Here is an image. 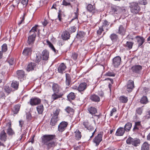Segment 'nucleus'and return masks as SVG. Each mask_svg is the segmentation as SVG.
<instances>
[{
  "mask_svg": "<svg viewBox=\"0 0 150 150\" xmlns=\"http://www.w3.org/2000/svg\"><path fill=\"white\" fill-rule=\"evenodd\" d=\"M54 137L51 135H45L42 137V142L48 149L53 148L55 146V143L52 140Z\"/></svg>",
  "mask_w": 150,
  "mask_h": 150,
  "instance_id": "f257e3e1",
  "label": "nucleus"
},
{
  "mask_svg": "<svg viewBox=\"0 0 150 150\" xmlns=\"http://www.w3.org/2000/svg\"><path fill=\"white\" fill-rule=\"evenodd\" d=\"M126 143L128 144H132L134 146H137L140 144V140L138 139L129 137L126 140Z\"/></svg>",
  "mask_w": 150,
  "mask_h": 150,
  "instance_id": "f03ea898",
  "label": "nucleus"
},
{
  "mask_svg": "<svg viewBox=\"0 0 150 150\" xmlns=\"http://www.w3.org/2000/svg\"><path fill=\"white\" fill-rule=\"evenodd\" d=\"M131 11L132 13L135 14L138 13L140 10V8L136 3H133L130 6Z\"/></svg>",
  "mask_w": 150,
  "mask_h": 150,
  "instance_id": "7ed1b4c3",
  "label": "nucleus"
},
{
  "mask_svg": "<svg viewBox=\"0 0 150 150\" xmlns=\"http://www.w3.org/2000/svg\"><path fill=\"white\" fill-rule=\"evenodd\" d=\"M103 133L100 132L93 139V142L96 144V146H98L102 140Z\"/></svg>",
  "mask_w": 150,
  "mask_h": 150,
  "instance_id": "20e7f679",
  "label": "nucleus"
},
{
  "mask_svg": "<svg viewBox=\"0 0 150 150\" xmlns=\"http://www.w3.org/2000/svg\"><path fill=\"white\" fill-rule=\"evenodd\" d=\"M121 58L119 56H116L112 59V65L115 67H117L120 65Z\"/></svg>",
  "mask_w": 150,
  "mask_h": 150,
  "instance_id": "39448f33",
  "label": "nucleus"
},
{
  "mask_svg": "<svg viewBox=\"0 0 150 150\" xmlns=\"http://www.w3.org/2000/svg\"><path fill=\"white\" fill-rule=\"evenodd\" d=\"M68 123L65 121H62L61 122L58 126V130L59 132H62L66 129Z\"/></svg>",
  "mask_w": 150,
  "mask_h": 150,
  "instance_id": "423d86ee",
  "label": "nucleus"
},
{
  "mask_svg": "<svg viewBox=\"0 0 150 150\" xmlns=\"http://www.w3.org/2000/svg\"><path fill=\"white\" fill-rule=\"evenodd\" d=\"M87 9L88 11L93 13H95L97 11L94 4L93 5L91 4H88L87 7Z\"/></svg>",
  "mask_w": 150,
  "mask_h": 150,
  "instance_id": "0eeeda50",
  "label": "nucleus"
},
{
  "mask_svg": "<svg viewBox=\"0 0 150 150\" xmlns=\"http://www.w3.org/2000/svg\"><path fill=\"white\" fill-rule=\"evenodd\" d=\"M41 102L40 100L38 98H31L30 101V104L31 105H38Z\"/></svg>",
  "mask_w": 150,
  "mask_h": 150,
  "instance_id": "6e6552de",
  "label": "nucleus"
},
{
  "mask_svg": "<svg viewBox=\"0 0 150 150\" xmlns=\"http://www.w3.org/2000/svg\"><path fill=\"white\" fill-rule=\"evenodd\" d=\"M6 127L7 128V134L10 135H12L14 133L11 128V122H8L6 125Z\"/></svg>",
  "mask_w": 150,
  "mask_h": 150,
  "instance_id": "1a4fd4ad",
  "label": "nucleus"
},
{
  "mask_svg": "<svg viewBox=\"0 0 150 150\" xmlns=\"http://www.w3.org/2000/svg\"><path fill=\"white\" fill-rule=\"evenodd\" d=\"M134 87V81L132 80L129 81L127 84V91H131Z\"/></svg>",
  "mask_w": 150,
  "mask_h": 150,
  "instance_id": "9d476101",
  "label": "nucleus"
},
{
  "mask_svg": "<svg viewBox=\"0 0 150 150\" xmlns=\"http://www.w3.org/2000/svg\"><path fill=\"white\" fill-rule=\"evenodd\" d=\"M83 125L86 128L90 131H93L94 130V128L92 126L90 125L87 121H84L83 123Z\"/></svg>",
  "mask_w": 150,
  "mask_h": 150,
  "instance_id": "9b49d317",
  "label": "nucleus"
},
{
  "mask_svg": "<svg viewBox=\"0 0 150 150\" xmlns=\"http://www.w3.org/2000/svg\"><path fill=\"white\" fill-rule=\"evenodd\" d=\"M142 69V67L139 65H136L132 67V71L135 73H138Z\"/></svg>",
  "mask_w": 150,
  "mask_h": 150,
  "instance_id": "f8f14e48",
  "label": "nucleus"
},
{
  "mask_svg": "<svg viewBox=\"0 0 150 150\" xmlns=\"http://www.w3.org/2000/svg\"><path fill=\"white\" fill-rule=\"evenodd\" d=\"M62 95L63 94L61 93H57L54 92L51 96V98L54 100L61 98Z\"/></svg>",
  "mask_w": 150,
  "mask_h": 150,
  "instance_id": "ddd939ff",
  "label": "nucleus"
},
{
  "mask_svg": "<svg viewBox=\"0 0 150 150\" xmlns=\"http://www.w3.org/2000/svg\"><path fill=\"white\" fill-rule=\"evenodd\" d=\"M36 36V34L34 33L28 37V43L29 44L33 43L34 42Z\"/></svg>",
  "mask_w": 150,
  "mask_h": 150,
  "instance_id": "4468645a",
  "label": "nucleus"
},
{
  "mask_svg": "<svg viewBox=\"0 0 150 150\" xmlns=\"http://www.w3.org/2000/svg\"><path fill=\"white\" fill-rule=\"evenodd\" d=\"M125 130L123 127H120L116 131V135L118 136L123 135L125 132Z\"/></svg>",
  "mask_w": 150,
  "mask_h": 150,
  "instance_id": "2eb2a0df",
  "label": "nucleus"
},
{
  "mask_svg": "<svg viewBox=\"0 0 150 150\" xmlns=\"http://www.w3.org/2000/svg\"><path fill=\"white\" fill-rule=\"evenodd\" d=\"M17 76L18 79L21 80V79H23L24 76V72L22 70H18L16 72Z\"/></svg>",
  "mask_w": 150,
  "mask_h": 150,
  "instance_id": "dca6fc26",
  "label": "nucleus"
},
{
  "mask_svg": "<svg viewBox=\"0 0 150 150\" xmlns=\"http://www.w3.org/2000/svg\"><path fill=\"white\" fill-rule=\"evenodd\" d=\"M87 84L86 83H82L79 85L78 87V90L79 91L84 90L86 88Z\"/></svg>",
  "mask_w": 150,
  "mask_h": 150,
  "instance_id": "f3484780",
  "label": "nucleus"
},
{
  "mask_svg": "<svg viewBox=\"0 0 150 150\" xmlns=\"http://www.w3.org/2000/svg\"><path fill=\"white\" fill-rule=\"evenodd\" d=\"M49 53L46 50H44L42 52V59L43 60H47L49 58Z\"/></svg>",
  "mask_w": 150,
  "mask_h": 150,
  "instance_id": "a211bd4d",
  "label": "nucleus"
},
{
  "mask_svg": "<svg viewBox=\"0 0 150 150\" xmlns=\"http://www.w3.org/2000/svg\"><path fill=\"white\" fill-rule=\"evenodd\" d=\"M7 139V136L6 133L4 130L2 131L0 135V139L2 141L5 142Z\"/></svg>",
  "mask_w": 150,
  "mask_h": 150,
  "instance_id": "6ab92c4d",
  "label": "nucleus"
},
{
  "mask_svg": "<svg viewBox=\"0 0 150 150\" xmlns=\"http://www.w3.org/2000/svg\"><path fill=\"white\" fill-rule=\"evenodd\" d=\"M66 68V67L64 63H61L58 68V72L60 73H62Z\"/></svg>",
  "mask_w": 150,
  "mask_h": 150,
  "instance_id": "aec40b11",
  "label": "nucleus"
},
{
  "mask_svg": "<svg viewBox=\"0 0 150 150\" xmlns=\"http://www.w3.org/2000/svg\"><path fill=\"white\" fill-rule=\"evenodd\" d=\"M125 31L126 29L125 28L123 27L122 25H121L119 27L117 33L121 35H123L125 34Z\"/></svg>",
  "mask_w": 150,
  "mask_h": 150,
  "instance_id": "412c9836",
  "label": "nucleus"
},
{
  "mask_svg": "<svg viewBox=\"0 0 150 150\" xmlns=\"http://www.w3.org/2000/svg\"><path fill=\"white\" fill-rule=\"evenodd\" d=\"M32 50L30 48L26 47L25 48L23 51V54L25 56L31 54Z\"/></svg>",
  "mask_w": 150,
  "mask_h": 150,
  "instance_id": "4be33fe9",
  "label": "nucleus"
},
{
  "mask_svg": "<svg viewBox=\"0 0 150 150\" xmlns=\"http://www.w3.org/2000/svg\"><path fill=\"white\" fill-rule=\"evenodd\" d=\"M36 65L35 63H30L27 66V70L28 71H30L34 70L35 68Z\"/></svg>",
  "mask_w": 150,
  "mask_h": 150,
  "instance_id": "5701e85b",
  "label": "nucleus"
},
{
  "mask_svg": "<svg viewBox=\"0 0 150 150\" xmlns=\"http://www.w3.org/2000/svg\"><path fill=\"white\" fill-rule=\"evenodd\" d=\"M136 38L137 39V42L138 43V46L140 47L142 45L144 41V39L143 37L137 36Z\"/></svg>",
  "mask_w": 150,
  "mask_h": 150,
  "instance_id": "b1692460",
  "label": "nucleus"
},
{
  "mask_svg": "<svg viewBox=\"0 0 150 150\" xmlns=\"http://www.w3.org/2000/svg\"><path fill=\"white\" fill-rule=\"evenodd\" d=\"M62 39L65 40H67L69 39L70 37V35L67 31L64 32L62 35Z\"/></svg>",
  "mask_w": 150,
  "mask_h": 150,
  "instance_id": "393cba45",
  "label": "nucleus"
},
{
  "mask_svg": "<svg viewBox=\"0 0 150 150\" xmlns=\"http://www.w3.org/2000/svg\"><path fill=\"white\" fill-rule=\"evenodd\" d=\"M52 88L54 92L58 93L59 91V87L57 83L53 84Z\"/></svg>",
  "mask_w": 150,
  "mask_h": 150,
  "instance_id": "a878e982",
  "label": "nucleus"
},
{
  "mask_svg": "<svg viewBox=\"0 0 150 150\" xmlns=\"http://www.w3.org/2000/svg\"><path fill=\"white\" fill-rule=\"evenodd\" d=\"M90 99L93 101L98 102L100 100V98L98 96L96 95H93L91 96L90 97Z\"/></svg>",
  "mask_w": 150,
  "mask_h": 150,
  "instance_id": "bb28decb",
  "label": "nucleus"
},
{
  "mask_svg": "<svg viewBox=\"0 0 150 150\" xmlns=\"http://www.w3.org/2000/svg\"><path fill=\"white\" fill-rule=\"evenodd\" d=\"M112 10L114 12H117L116 13H117L120 12L122 10L119 6H113L112 7Z\"/></svg>",
  "mask_w": 150,
  "mask_h": 150,
  "instance_id": "cd10ccee",
  "label": "nucleus"
},
{
  "mask_svg": "<svg viewBox=\"0 0 150 150\" xmlns=\"http://www.w3.org/2000/svg\"><path fill=\"white\" fill-rule=\"evenodd\" d=\"M132 124L130 122H128L126 123L124 126V129L126 132L129 131L132 127Z\"/></svg>",
  "mask_w": 150,
  "mask_h": 150,
  "instance_id": "c85d7f7f",
  "label": "nucleus"
},
{
  "mask_svg": "<svg viewBox=\"0 0 150 150\" xmlns=\"http://www.w3.org/2000/svg\"><path fill=\"white\" fill-rule=\"evenodd\" d=\"M134 43L131 42L127 41L125 45V47L127 49L129 50L132 48Z\"/></svg>",
  "mask_w": 150,
  "mask_h": 150,
  "instance_id": "c756f323",
  "label": "nucleus"
},
{
  "mask_svg": "<svg viewBox=\"0 0 150 150\" xmlns=\"http://www.w3.org/2000/svg\"><path fill=\"white\" fill-rule=\"evenodd\" d=\"M140 122H135V125L133 128V131L135 129H139L141 128V125Z\"/></svg>",
  "mask_w": 150,
  "mask_h": 150,
  "instance_id": "7c9ffc66",
  "label": "nucleus"
},
{
  "mask_svg": "<svg viewBox=\"0 0 150 150\" xmlns=\"http://www.w3.org/2000/svg\"><path fill=\"white\" fill-rule=\"evenodd\" d=\"M111 40L112 41L115 42L117 40L118 38V36L115 34L112 33L110 36Z\"/></svg>",
  "mask_w": 150,
  "mask_h": 150,
  "instance_id": "2f4dec72",
  "label": "nucleus"
},
{
  "mask_svg": "<svg viewBox=\"0 0 150 150\" xmlns=\"http://www.w3.org/2000/svg\"><path fill=\"white\" fill-rule=\"evenodd\" d=\"M120 102L122 103H126L128 101L127 97L124 96H122L119 98Z\"/></svg>",
  "mask_w": 150,
  "mask_h": 150,
  "instance_id": "473e14b6",
  "label": "nucleus"
},
{
  "mask_svg": "<svg viewBox=\"0 0 150 150\" xmlns=\"http://www.w3.org/2000/svg\"><path fill=\"white\" fill-rule=\"evenodd\" d=\"M58 118L57 117H53L52 116L50 122V124L52 126H54L56 124L58 121Z\"/></svg>",
  "mask_w": 150,
  "mask_h": 150,
  "instance_id": "72a5a7b5",
  "label": "nucleus"
},
{
  "mask_svg": "<svg viewBox=\"0 0 150 150\" xmlns=\"http://www.w3.org/2000/svg\"><path fill=\"white\" fill-rule=\"evenodd\" d=\"M43 106L42 105L38 106L37 107V110L39 114H41L43 110Z\"/></svg>",
  "mask_w": 150,
  "mask_h": 150,
  "instance_id": "f704fd0d",
  "label": "nucleus"
},
{
  "mask_svg": "<svg viewBox=\"0 0 150 150\" xmlns=\"http://www.w3.org/2000/svg\"><path fill=\"white\" fill-rule=\"evenodd\" d=\"M149 149V145L147 142H145L142 145L141 150H148Z\"/></svg>",
  "mask_w": 150,
  "mask_h": 150,
  "instance_id": "c9c22d12",
  "label": "nucleus"
},
{
  "mask_svg": "<svg viewBox=\"0 0 150 150\" xmlns=\"http://www.w3.org/2000/svg\"><path fill=\"white\" fill-rule=\"evenodd\" d=\"M88 110L89 113L92 115L95 114L97 112L96 109L93 107H91L88 109Z\"/></svg>",
  "mask_w": 150,
  "mask_h": 150,
  "instance_id": "e433bc0d",
  "label": "nucleus"
},
{
  "mask_svg": "<svg viewBox=\"0 0 150 150\" xmlns=\"http://www.w3.org/2000/svg\"><path fill=\"white\" fill-rule=\"evenodd\" d=\"M75 98V96L74 93L71 92L67 96V98L69 101L74 100Z\"/></svg>",
  "mask_w": 150,
  "mask_h": 150,
  "instance_id": "4c0bfd02",
  "label": "nucleus"
},
{
  "mask_svg": "<svg viewBox=\"0 0 150 150\" xmlns=\"http://www.w3.org/2000/svg\"><path fill=\"white\" fill-rule=\"evenodd\" d=\"M19 83L16 81H13L11 84L12 87L15 89H17L18 88Z\"/></svg>",
  "mask_w": 150,
  "mask_h": 150,
  "instance_id": "58836bf2",
  "label": "nucleus"
},
{
  "mask_svg": "<svg viewBox=\"0 0 150 150\" xmlns=\"http://www.w3.org/2000/svg\"><path fill=\"white\" fill-rule=\"evenodd\" d=\"M35 62H39L40 61L42 57L41 54L39 52L36 54Z\"/></svg>",
  "mask_w": 150,
  "mask_h": 150,
  "instance_id": "ea45409f",
  "label": "nucleus"
},
{
  "mask_svg": "<svg viewBox=\"0 0 150 150\" xmlns=\"http://www.w3.org/2000/svg\"><path fill=\"white\" fill-rule=\"evenodd\" d=\"M75 136L78 140L80 139L81 137V132L78 130H76L75 132Z\"/></svg>",
  "mask_w": 150,
  "mask_h": 150,
  "instance_id": "a19ab883",
  "label": "nucleus"
},
{
  "mask_svg": "<svg viewBox=\"0 0 150 150\" xmlns=\"http://www.w3.org/2000/svg\"><path fill=\"white\" fill-rule=\"evenodd\" d=\"M20 106L19 105H16L14 107L13 111L14 114H16L19 111L20 109Z\"/></svg>",
  "mask_w": 150,
  "mask_h": 150,
  "instance_id": "79ce46f5",
  "label": "nucleus"
},
{
  "mask_svg": "<svg viewBox=\"0 0 150 150\" xmlns=\"http://www.w3.org/2000/svg\"><path fill=\"white\" fill-rule=\"evenodd\" d=\"M105 80H107L109 83L108 87L110 89V91H111L112 87L111 84L113 83V80L112 79L110 78H107L105 79Z\"/></svg>",
  "mask_w": 150,
  "mask_h": 150,
  "instance_id": "37998d69",
  "label": "nucleus"
},
{
  "mask_svg": "<svg viewBox=\"0 0 150 150\" xmlns=\"http://www.w3.org/2000/svg\"><path fill=\"white\" fill-rule=\"evenodd\" d=\"M109 23L108 22L106 21H105L102 27L105 30H108V26L109 25Z\"/></svg>",
  "mask_w": 150,
  "mask_h": 150,
  "instance_id": "c03bdc74",
  "label": "nucleus"
},
{
  "mask_svg": "<svg viewBox=\"0 0 150 150\" xmlns=\"http://www.w3.org/2000/svg\"><path fill=\"white\" fill-rule=\"evenodd\" d=\"M60 111V110L59 109H57L55 110H54L52 116L58 118V115Z\"/></svg>",
  "mask_w": 150,
  "mask_h": 150,
  "instance_id": "a18cd8bd",
  "label": "nucleus"
},
{
  "mask_svg": "<svg viewBox=\"0 0 150 150\" xmlns=\"http://www.w3.org/2000/svg\"><path fill=\"white\" fill-rule=\"evenodd\" d=\"M140 102L141 103L146 104L148 102L147 98L146 96H143L141 98Z\"/></svg>",
  "mask_w": 150,
  "mask_h": 150,
  "instance_id": "49530a36",
  "label": "nucleus"
},
{
  "mask_svg": "<svg viewBox=\"0 0 150 150\" xmlns=\"http://www.w3.org/2000/svg\"><path fill=\"white\" fill-rule=\"evenodd\" d=\"M85 34L83 32H80L77 34V37L78 38H81L85 35Z\"/></svg>",
  "mask_w": 150,
  "mask_h": 150,
  "instance_id": "de8ad7c7",
  "label": "nucleus"
},
{
  "mask_svg": "<svg viewBox=\"0 0 150 150\" xmlns=\"http://www.w3.org/2000/svg\"><path fill=\"white\" fill-rule=\"evenodd\" d=\"M47 43L49 47L55 53H56V51L52 44L49 41H47Z\"/></svg>",
  "mask_w": 150,
  "mask_h": 150,
  "instance_id": "09e8293b",
  "label": "nucleus"
},
{
  "mask_svg": "<svg viewBox=\"0 0 150 150\" xmlns=\"http://www.w3.org/2000/svg\"><path fill=\"white\" fill-rule=\"evenodd\" d=\"M143 109L142 108H137L136 111V114L140 115L142 113Z\"/></svg>",
  "mask_w": 150,
  "mask_h": 150,
  "instance_id": "8fccbe9b",
  "label": "nucleus"
},
{
  "mask_svg": "<svg viewBox=\"0 0 150 150\" xmlns=\"http://www.w3.org/2000/svg\"><path fill=\"white\" fill-rule=\"evenodd\" d=\"M66 84L67 86H68L69 85L71 79L69 75L67 76L66 74Z\"/></svg>",
  "mask_w": 150,
  "mask_h": 150,
  "instance_id": "3c124183",
  "label": "nucleus"
},
{
  "mask_svg": "<svg viewBox=\"0 0 150 150\" xmlns=\"http://www.w3.org/2000/svg\"><path fill=\"white\" fill-rule=\"evenodd\" d=\"M7 50V45L6 44H4L1 46V50L2 52H6Z\"/></svg>",
  "mask_w": 150,
  "mask_h": 150,
  "instance_id": "603ef678",
  "label": "nucleus"
},
{
  "mask_svg": "<svg viewBox=\"0 0 150 150\" xmlns=\"http://www.w3.org/2000/svg\"><path fill=\"white\" fill-rule=\"evenodd\" d=\"M18 3H21L24 5H26L28 3V0H17Z\"/></svg>",
  "mask_w": 150,
  "mask_h": 150,
  "instance_id": "864d4df0",
  "label": "nucleus"
},
{
  "mask_svg": "<svg viewBox=\"0 0 150 150\" xmlns=\"http://www.w3.org/2000/svg\"><path fill=\"white\" fill-rule=\"evenodd\" d=\"M4 89L5 91L8 93H9L11 91V88L7 86H5Z\"/></svg>",
  "mask_w": 150,
  "mask_h": 150,
  "instance_id": "5fc2aeb1",
  "label": "nucleus"
},
{
  "mask_svg": "<svg viewBox=\"0 0 150 150\" xmlns=\"http://www.w3.org/2000/svg\"><path fill=\"white\" fill-rule=\"evenodd\" d=\"M105 76H115V74L112 72L108 71L105 74Z\"/></svg>",
  "mask_w": 150,
  "mask_h": 150,
  "instance_id": "6e6d98bb",
  "label": "nucleus"
},
{
  "mask_svg": "<svg viewBox=\"0 0 150 150\" xmlns=\"http://www.w3.org/2000/svg\"><path fill=\"white\" fill-rule=\"evenodd\" d=\"M38 26V25H35L34 27H33L32 29L30 30V33H35V32L37 30V28Z\"/></svg>",
  "mask_w": 150,
  "mask_h": 150,
  "instance_id": "4d7b16f0",
  "label": "nucleus"
},
{
  "mask_svg": "<svg viewBox=\"0 0 150 150\" xmlns=\"http://www.w3.org/2000/svg\"><path fill=\"white\" fill-rule=\"evenodd\" d=\"M65 110L68 113H69L73 111V109L69 107H67Z\"/></svg>",
  "mask_w": 150,
  "mask_h": 150,
  "instance_id": "13d9d810",
  "label": "nucleus"
},
{
  "mask_svg": "<svg viewBox=\"0 0 150 150\" xmlns=\"http://www.w3.org/2000/svg\"><path fill=\"white\" fill-rule=\"evenodd\" d=\"M78 55L76 53H73L71 56V58L74 60H76L77 58Z\"/></svg>",
  "mask_w": 150,
  "mask_h": 150,
  "instance_id": "bf43d9fd",
  "label": "nucleus"
},
{
  "mask_svg": "<svg viewBox=\"0 0 150 150\" xmlns=\"http://www.w3.org/2000/svg\"><path fill=\"white\" fill-rule=\"evenodd\" d=\"M76 30V28L74 26L71 27L69 29V31L71 33L75 32Z\"/></svg>",
  "mask_w": 150,
  "mask_h": 150,
  "instance_id": "052dcab7",
  "label": "nucleus"
},
{
  "mask_svg": "<svg viewBox=\"0 0 150 150\" xmlns=\"http://www.w3.org/2000/svg\"><path fill=\"white\" fill-rule=\"evenodd\" d=\"M104 30H105L102 27L99 28V29L97 31V33L98 34L100 35L102 32Z\"/></svg>",
  "mask_w": 150,
  "mask_h": 150,
  "instance_id": "680f3d73",
  "label": "nucleus"
},
{
  "mask_svg": "<svg viewBox=\"0 0 150 150\" xmlns=\"http://www.w3.org/2000/svg\"><path fill=\"white\" fill-rule=\"evenodd\" d=\"M139 3L142 5H145L147 4V2L146 0H140Z\"/></svg>",
  "mask_w": 150,
  "mask_h": 150,
  "instance_id": "e2e57ef3",
  "label": "nucleus"
},
{
  "mask_svg": "<svg viewBox=\"0 0 150 150\" xmlns=\"http://www.w3.org/2000/svg\"><path fill=\"white\" fill-rule=\"evenodd\" d=\"M62 4L65 6H69L70 5V3L64 0L62 2Z\"/></svg>",
  "mask_w": 150,
  "mask_h": 150,
  "instance_id": "0e129e2a",
  "label": "nucleus"
},
{
  "mask_svg": "<svg viewBox=\"0 0 150 150\" xmlns=\"http://www.w3.org/2000/svg\"><path fill=\"white\" fill-rule=\"evenodd\" d=\"M26 13H24L23 14V17L22 20L21 21L18 23V25H20L21 24V23L24 21V19H25V16Z\"/></svg>",
  "mask_w": 150,
  "mask_h": 150,
  "instance_id": "69168bd1",
  "label": "nucleus"
},
{
  "mask_svg": "<svg viewBox=\"0 0 150 150\" xmlns=\"http://www.w3.org/2000/svg\"><path fill=\"white\" fill-rule=\"evenodd\" d=\"M144 119H148L150 118V115L148 112V113L144 116Z\"/></svg>",
  "mask_w": 150,
  "mask_h": 150,
  "instance_id": "338daca9",
  "label": "nucleus"
},
{
  "mask_svg": "<svg viewBox=\"0 0 150 150\" xmlns=\"http://www.w3.org/2000/svg\"><path fill=\"white\" fill-rule=\"evenodd\" d=\"M116 110L115 108H113L112 110L110 111V115L112 116V115L113 113L115 112L116 111Z\"/></svg>",
  "mask_w": 150,
  "mask_h": 150,
  "instance_id": "774afa93",
  "label": "nucleus"
}]
</instances>
